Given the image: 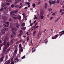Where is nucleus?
Wrapping results in <instances>:
<instances>
[{
  "label": "nucleus",
  "instance_id": "1",
  "mask_svg": "<svg viewBox=\"0 0 64 64\" xmlns=\"http://www.w3.org/2000/svg\"><path fill=\"white\" fill-rule=\"evenodd\" d=\"M10 46V42H8L7 44V45H5V46L3 49V53H4L7 50V48Z\"/></svg>",
  "mask_w": 64,
  "mask_h": 64
},
{
  "label": "nucleus",
  "instance_id": "2",
  "mask_svg": "<svg viewBox=\"0 0 64 64\" xmlns=\"http://www.w3.org/2000/svg\"><path fill=\"white\" fill-rule=\"evenodd\" d=\"M21 44H20L19 45V47L20 48V52H22L23 51V49L22 48V46H21Z\"/></svg>",
  "mask_w": 64,
  "mask_h": 64
},
{
  "label": "nucleus",
  "instance_id": "3",
  "mask_svg": "<svg viewBox=\"0 0 64 64\" xmlns=\"http://www.w3.org/2000/svg\"><path fill=\"white\" fill-rule=\"evenodd\" d=\"M10 60L6 61L4 64H10Z\"/></svg>",
  "mask_w": 64,
  "mask_h": 64
},
{
  "label": "nucleus",
  "instance_id": "4",
  "mask_svg": "<svg viewBox=\"0 0 64 64\" xmlns=\"http://www.w3.org/2000/svg\"><path fill=\"white\" fill-rule=\"evenodd\" d=\"M58 36H59V35L57 34L55 35L54 38L52 37V39H55L56 38H57V37Z\"/></svg>",
  "mask_w": 64,
  "mask_h": 64
},
{
  "label": "nucleus",
  "instance_id": "5",
  "mask_svg": "<svg viewBox=\"0 0 64 64\" xmlns=\"http://www.w3.org/2000/svg\"><path fill=\"white\" fill-rule=\"evenodd\" d=\"M16 27L17 28H19L20 26V24H18V23H16Z\"/></svg>",
  "mask_w": 64,
  "mask_h": 64
},
{
  "label": "nucleus",
  "instance_id": "6",
  "mask_svg": "<svg viewBox=\"0 0 64 64\" xmlns=\"http://www.w3.org/2000/svg\"><path fill=\"white\" fill-rule=\"evenodd\" d=\"M44 12L42 11L41 12H40V16H43V15H44Z\"/></svg>",
  "mask_w": 64,
  "mask_h": 64
},
{
  "label": "nucleus",
  "instance_id": "7",
  "mask_svg": "<svg viewBox=\"0 0 64 64\" xmlns=\"http://www.w3.org/2000/svg\"><path fill=\"white\" fill-rule=\"evenodd\" d=\"M10 49H11L10 48H9L6 51L5 54H6V53H7L8 52H9V51L10 50Z\"/></svg>",
  "mask_w": 64,
  "mask_h": 64
},
{
  "label": "nucleus",
  "instance_id": "8",
  "mask_svg": "<svg viewBox=\"0 0 64 64\" xmlns=\"http://www.w3.org/2000/svg\"><path fill=\"white\" fill-rule=\"evenodd\" d=\"M1 32L3 34H4L5 32V31L4 30V29H2L1 30Z\"/></svg>",
  "mask_w": 64,
  "mask_h": 64
},
{
  "label": "nucleus",
  "instance_id": "9",
  "mask_svg": "<svg viewBox=\"0 0 64 64\" xmlns=\"http://www.w3.org/2000/svg\"><path fill=\"white\" fill-rule=\"evenodd\" d=\"M36 30H34L33 33V36H35V35H36Z\"/></svg>",
  "mask_w": 64,
  "mask_h": 64
},
{
  "label": "nucleus",
  "instance_id": "10",
  "mask_svg": "<svg viewBox=\"0 0 64 64\" xmlns=\"http://www.w3.org/2000/svg\"><path fill=\"white\" fill-rule=\"evenodd\" d=\"M14 26V25H13V24H10V27L11 28H13V26Z\"/></svg>",
  "mask_w": 64,
  "mask_h": 64
},
{
  "label": "nucleus",
  "instance_id": "11",
  "mask_svg": "<svg viewBox=\"0 0 64 64\" xmlns=\"http://www.w3.org/2000/svg\"><path fill=\"white\" fill-rule=\"evenodd\" d=\"M4 58L3 57H2L0 58V61L1 62H2V61H3V59Z\"/></svg>",
  "mask_w": 64,
  "mask_h": 64
},
{
  "label": "nucleus",
  "instance_id": "12",
  "mask_svg": "<svg viewBox=\"0 0 64 64\" xmlns=\"http://www.w3.org/2000/svg\"><path fill=\"white\" fill-rule=\"evenodd\" d=\"M5 3H3L2 4V7H4V6H5Z\"/></svg>",
  "mask_w": 64,
  "mask_h": 64
},
{
  "label": "nucleus",
  "instance_id": "13",
  "mask_svg": "<svg viewBox=\"0 0 64 64\" xmlns=\"http://www.w3.org/2000/svg\"><path fill=\"white\" fill-rule=\"evenodd\" d=\"M40 17L41 19H43L44 17V16H40Z\"/></svg>",
  "mask_w": 64,
  "mask_h": 64
},
{
  "label": "nucleus",
  "instance_id": "14",
  "mask_svg": "<svg viewBox=\"0 0 64 64\" xmlns=\"http://www.w3.org/2000/svg\"><path fill=\"white\" fill-rule=\"evenodd\" d=\"M3 25H4V26L5 27H8V25H7L6 24H4Z\"/></svg>",
  "mask_w": 64,
  "mask_h": 64
},
{
  "label": "nucleus",
  "instance_id": "15",
  "mask_svg": "<svg viewBox=\"0 0 64 64\" xmlns=\"http://www.w3.org/2000/svg\"><path fill=\"white\" fill-rule=\"evenodd\" d=\"M4 30L5 31H7L8 30V28H4Z\"/></svg>",
  "mask_w": 64,
  "mask_h": 64
},
{
  "label": "nucleus",
  "instance_id": "16",
  "mask_svg": "<svg viewBox=\"0 0 64 64\" xmlns=\"http://www.w3.org/2000/svg\"><path fill=\"white\" fill-rule=\"evenodd\" d=\"M17 18H18V19H19V20H20V19H21V16H20L19 15H18V17H17Z\"/></svg>",
  "mask_w": 64,
  "mask_h": 64
},
{
  "label": "nucleus",
  "instance_id": "17",
  "mask_svg": "<svg viewBox=\"0 0 64 64\" xmlns=\"http://www.w3.org/2000/svg\"><path fill=\"white\" fill-rule=\"evenodd\" d=\"M12 33L13 34H14V35H16V31H14V32H12Z\"/></svg>",
  "mask_w": 64,
  "mask_h": 64
},
{
  "label": "nucleus",
  "instance_id": "18",
  "mask_svg": "<svg viewBox=\"0 0 64 64\" xmlns=\"http://www.w3.org/2000/svg\"><path fill=\"white\" fill-rule=\"evenodd\" d=\"M17 50H15V51L14 52V54H17Z\"/></svg>",
  "mask_w": 64,
  "mask_h": 64
},
{
  "label": "nucleus",
  "instance_id": "19",
  "mask_svg": "<svg viewBox=\"0 0 64 64\" xmlns=\"http://www.w3.org/2000/svg\"><path fill=\"white\" fill-rule=\"evenodd\" d=\"M12 32H14V31H15V30L14 29V28H12Z\"/></svg>",
  "mask_w": 64,
  "mask_h": 64
},
{
  "label": "nucleus",
  "instance_id": "20",
  "mask_svg": "<svg viewBox=\"0 0 64 64\" xmlns=\"http://www.w3.org/2000/svg\"><path fill=\"white\" fill-rule=\"evenodd\" d=\"M21 35H22V34L21 33H20L18 34V37H21Z\"/></svg>",
  "mask_w": 64,
  "mask_h": 64
},
{
  "label": "nucleus",
  "instance_id": "21",
  "mask_svg": "<svg viewBox=\"0 0 64 64\" xmlns=\"http://www.w3.org/2000/svg\"><path fill=\"white\" fill-rule=\"evenodd\" d=\"M61 33H62V32H63L61 34H60V36H61V35H63V34H64V30H63L62 31V32H61Z\"/></svg>",
  "mask_w": 64,
  "mask_h": 64
},
{
  "label": "nucleus",
  "instance_id": "22",
  "mask_svg": "<svg viewBox=\"0 0 64 64\" xmlns=\"http://www.w3.org/2000/svg\"><path fill=\"white\" fill-rule=\"evenodd\" d=\"M51 3L52 4H55L56 3V2L55 1H52V2Z\"/></svg>",
  "mask_w": 64,
  "mask_h": 64
},
{
  "label": "nucleus",
  "instance_id": "23",
  "mask_svg": "<svg viewBox=\"0 0 64 64\" xmlns=\"http://www.w3.org/2000/svg\"><path fill=\"white\" fill-rule=\"evenodd\" d=\"M15 12V11L14 10H13L10 13V14H13V13H14Z\"/></svg>",
  "mask_w": 64,
  "mask_h": 64
},
{
  "label": "nucleus",
  "instance_id": "24",
  "mask_svg": "<svg viewBox=\"0 0 64 64\" xmlns=\"http://www.w3.org/2000/svg\"><path fill=\"white\" fill-rule=\"evenodd\" d=\"M4 44H0V46H3V45H4L5 44V41L4 40Z\"/></svg>",
  "mask_w": 64,
  "mask_h": 64
},
{
  "label": "nucleus",
  "instance_id": "25",
  "mask_svg": "<svg viewBox=\"0 0 64 64\" xmlns=\"http://www.w3.org/2000/svg\"><path fill=\"white\" fill-rule=\"evenodd\" d=\"M46 44V43L48 42V40L47 39H46L44 40Z\"/></svg>",
  "mask_w": 64,
  "mask_h": 64
},
{
  "label": "nucleus",
  "instance_id": "26",
  "mask_svg": "<svg viewBox=\"0 0 64 64\" xmlns=\"http://www.w3.org/2000/svg\"><path fill=\"white\" fill-rule=\"evenodd\" d=\"M10 16H11L12 17V18L13 17H14V16H15L14 14H10Z\"/></svg>",
  "mask_w": 64,
  "mask_h": 64
},
{
  "label": "nucleus",
  "instance_id": "27",
  "mask_svg": "<svg viewBox=\"0 0 64 64\" xmlns=\"http://www.w3.org/2000/svg\"><path fill=\"white\" fill-rule=\"evenodd\" d=\"M14 19L16 20L17 19V17L16 16H14L12 17Z\"/></svg>",
  "mask_w": 64,
  "mask_h": 64
},
{
  "label": "nucleus",
  "instance_id": "28",
  "mask_svg": "<svg viewBox=\"0 0 64 64\" xmlns=\"http://www.w3.org/2000/svg\"><path fill=\"white\" fill-rule=\"evenodd\" d=\"M14 12L15 13H17V12H18V10H15Z\"/></svg>",
  "mask_w": 64,
  "mask_h": 64
},
{
  "label": "nucleus",
  "instance_id": "29",
  "mask_svg": "<svg viewBox=\"0 0 64 64\" xmlns=\"http://www.w3.org/2000/svg\"><path fill=\"white\" fill-rule=\"evenodd\" d=\"M13 36H14L13 35V34H11V35L10 36V38H13Z\"/></svg>",
  "mask_w": 64,
  "mask_h": 64
},
{
  "label": "nucleus",
  "instance_id": "30",
  "mask_svg": "<svg viewBox=\"0 0 64 64\" xmlns=\"http://www.w3.org/2000/svg\"><path fill=\"white\" fill-rule=\"evenodd\" d=\"M52 9L50 8H48V11H52Z\"/></svg>",
  "mask_w": 64,
  "mask_h": 64
},
{
  "label": "nucleus",
  "instance_id": "31",
  "mask_svg": "<svg viewBox=\"0 0 64 64\" xmlns=\"http://www.w3.org/2000/svg\"><path fill=\"white\" fill-rule=\"evenodd\" d=\"M11 62H13V57H12L11 58Z\"/></svg>",
  "mask_w": 64,
  "mask_h": 64
},
{
  "label": "nucleus",
  "instance_id": "32",
  "mask_svg": "<svg viewBox=\"0 0 64 64\" xmlns=\"http://www.w3.org/2000/svg\"><path fill=\"white\" fill-rule=\"evenodd\" d=\"M25 25V23H23L22 24V26L23 27Z\"/></svg>",
  "mask_w": 64,
  "mask_h": 64
},
{
  "label": "nucleus",
  "instance_id": "33",
  "mask_svg": "<svg viewBox=\"0 0 64 64\" xmlns=\"http://www.w3.org/2000/svg\"><path fill=\"white\" fill-rule=\"evenodd\" d=\"M14 15L15 16L17 15V13H16V12H14Z\"/></svg>",
  "mask_w": 64,
  "mask_h": 64
},
{
  "label": "nucleus",
  "instance_id": "34",
  "mask_svg": "<svg viewBox=\"0 0 64 64\" xmlns=\"http://www.w3.org/2000/svg\"><path fill=\"white\" fill-rule=\"evenodd\" d=\"M60 0H57V2H56L57 3H59L60 2Z\"/></svg>",
  "mask_w": 64,
  "mask_h": 64
},
{
  "label": "nucleus",
  "instance_id": "35",
  "mask_svg": "<svg viewBox=\"0 0 64 64\" xmlns=\"http://www.w3.org/2000/svg\"><path fill=\"white\" fill-rule=\"evenodd\" d=\"M6 24L8 25H9V22H6Z\"/></svg>",
  "mask_w": 64,
  "mask_h": 64
},
{
  "label": "nucleus",
  "instance_id": "36",
  "mask_svg": "<svg viewBox=\"0 0 64 64\" xmlns=\"http://www.w3.org/2000/svg\"><path fill=\"white\" fill-rule=\"evenodd\" d=\"M3 8H2L0 9V10L1 11H3Z\"/></svg>",
  "mask_w": 64,
  "mask_h": 64
},
{
  "label": "nucleus",
  "instance_id": "37",
  "mask_svg": "<svg viewBox=\"0 0 64 64\" xmlns=\"http://www.w3.org/2000/svg\"><path fill=\"white\" fill-rule=\"evenodd\" d=\"M14 6L13 4H12L11 6L12 8H14Z\"/></svg>",
  "mask_w": 64,
  "mask_h": 64
},
{
  "label": "nucleus",
  "instance_id": "38",
  "mask_svg": "<svg viewBox=\"0 0 64 64\" xmlns=\"http://www.w3.org/2000/svg\"><path fill=\"white\" fill-rule=\"evenodd\" d=\"M11 7H9L8 8L9 11H10V10H11Z\"/></svg>",
  "mask_w": 64,
  "mask_h": 64
},
{
  "label": "nucleus",
  "instance_id": "39",
  "mask_svg": "<svg viewBox=\"0 0 64 64\" xmlns=\"http://www.w3.org/2000/svg\"><path fill=\"white\" fill-rule=\"evenodd\" d=\"M13 41V39H12L10 41V42L11 43H12Z\"/></svg>",
  "mask_w": 64,
  "mask_h": 64
},
{
  "label": "nucleus",
  "instance_id": "40",
  "mask_svg": "<svg viewBox=\"0 0 64 64\" xmlns=\"http://www.w3.org/2000/svg\"><path fill=\"white\" fill-rule=\"evenodd\" d=\"M8 59V56L7 55H6V60H7Z\"/></svg>",
  "mask_w": 64,
  "mask_h": 64
},
{
  "label": "nucleus",
  "instance_id": "41",
  "mask_svg": "<svg viewBox=\"0 0 64 64\" xmlns=\"http://www.w3.org/2000/svg\"><path fill=\"white\" fill-rule=\"evenodd\" d=\"M35 5H36L35 4H34L32 6L33 7H35Z\"/></svg>",
  "mask_w": 64,
  "mask_h": 64
},
{
  "label": "nucleus",
  "instance_id": "42",
  "mask_svg": "<svg viewBox=\"0 0 64 64\" xmlns=\"http://www.w3.org/2000/svg\"><path fill=\"white\" fill-rule=\"evenodd\" d=\"M29 39V36H28L27 37V41H28Z\"/></svg>",
  "mask_w": 64,
  "mask_h": 64
},
{
  "label": "nucleus",
  "instance_id": "43",
  "mask_svg": "<svg viewBox=\"0 0 64 64\" xmlns=\"http://www.w3.org/2000/svg\"><path fill=\"white\" fill-rule=\"evenodd\" d=\"M6 4L7 5H10V4L9 3L7 2L6 3Z\"/></svg>",
  "mask_w": 64,
  "mask_h": 64
},
{
  "label": "nucleus",
  "instance_id": "44",
  "mask_svg": "<svg viewBox=\"0 0 64 64\" xmlns=\"http://www.w3.org/2000/svg\"><path fill=\"white\" fill-rule=\"evenodd\" d=\"M63 3H64V2H61V3H60V5H63Z\"/></svg>",
  "mask_w": 64,
  "mask_h": 64
},
{
  "label": "nucleus",
  "instance_id": "45",
  "mask_svg": "<svg viewBox=\"0 0 64 64\" xmlns=\"http://www.w3.org/2000/svg\"><path fill=\"white\" fill-rule=\"evenodd\" d=\"M16 57V55H13L12 56V58H15Z\"/></svg>",
  "mask_w": 64,
  "mask_h": 64
},
{
  "label": "nucleus",
  "instance_id": "46",
  "mask_svg": "<svg viewBox=\"0 0 64 64\" xmlns=\"http://www.w3.org/2000/svg\"><path fill=\"white\" fill-rule=\"evenodd\" d=\"M22 15H23V16H24V17L25 18L26 17H25V14H22Z\"/></svg>",
  "mask_w": 64,
  "mask_h": 64
},
{
  "label": "nucleus",
  "instance_id": "47",
  "mask_svg": "<svg viewBox=\"0 0 64 64\" xmlns=\"http://www.w3.org/2000/svg\"><path fill=\"white\" fill-rule=\"evenodd\" d=\"M35 51V50L34 49L32 51V52L33 53V52H34Z\"/></svg>",
  "mask_w": 64,
  "mask_h": 64
},
{
  "label": "nucleus",
  "instance_id": "48",
  "mask_svg": "<svg viewBox=\"0 0 64 64\" xmlns=\"http://www.w3.org/2000/svg\"><path fill=\"white\" fill-rule=\"evenodd\" d=\"M14 7L16 8H18V6L17 5L15 6Z\"/></svg>",
  "mask_w": 64,
  "mask_h": 64
},
{
  "label": "nucleus",
  "instance_id": "49",
  "mask_svg": "<svg viewBox=\"0 0 64 64\" xmlns=\"http://www.w3.org/2000/svg\"><path fill=\"white\" fill-rule=\"evenodd\" d=\"M39 38H40V36H37V39H39Z\"/></svg>",
  "mask_w": 64,
  "mask_h": 64
},
{
  "label": "nucleus",
  "instance_id": "50",
  "mask_svg": "<svg viewBox=\"0 0 64 64\" xmlns=\"http://www.w3.org/2000/svg\"><path fill=\"white\" fill-rule=\"evenodd\" d=\"M40 33L39 32L38 34V36H40Z\"/></svg>",
  "mask_w": 64,
  "mask_h": 64
},
{
  "label": "nucleus",
  "instance_id": "51",
  "mask_svg": "<svg viewBox=\"0 0 64 64\" xmlns=\"http://www.w3.org/2000/svg\"><path fill=\"white\" fill-rule=\"evenodd\" d=\"M18 60V59L17 58H16L15 59H14V60Z\"/></svg>",
  "mask_w": 64,
  "mask_h": 64
},
{
  "label": "nucleus",
  "instance_id": "52",
  "mask_svg": "<svg viewBox=\"0 0 64 64\" xmlns=\"http://www.w3.org/2000/svg\"><path fill=\"white\" fill-rule=\"evenodd\" d=\"M18 1H16L15 2H14V3L15 4H16V3H18Z\"/></svg>",
  "mask_w": 64,
  "mask_h": 64
},
{
  "label": "nucleus",
  "instance_id": "53",
  "mask_svg": "<svg viewBox=\"0 0 64 64\" xmlns=\"http://www.w3.org/2000/svg\"><path fill=\"white\" fill-rule=\"evenodd\" d=\"M56 14L55 13H54L53 14H52V15L53 16H54V15H55Z\"/></svg>",
  "mask_w": 64,
  "mask_h": 64
},
{
  "label": "nucleus",
  "instance_id": "54",
  "mask_svg": "<svg viewBox=\"0 0 64 64\" xmlns=\"http://www.w3.org/2000/svg\"><path fill=\"white\" fill-rule=\"evenodd\" d=\"M25 56H24L22 58V59H24L25 58Z\"/></svg>",
  "mask_w": 64,
  "mask_h": 64
},
{
  "label": "nucleus",
  "instance_id": "55",
  "mask_svg": "<svg viewBox=\"0 0 64 64\" xmlns=\"http://www.w3.org/2000/svg\"><path fill=\"white\" fill-rule=\"evenodd\" d=\"M8 2H12V0H8Z\"/></svg>",
  "mask_w": 64,
  "mask_h": 64
},
{
  "label": "nucleus",
  "instance_id": "56",
  "mask_svg": "<svg viewBox=\"0 0 64 64\" xmlns=\"http://www.w3.org/2000/svg\"><path fill=\"white\" fill-rule=\"evenodd\" d=\"M26 4H28V5H30V3L29 2H27Z\"/></svg>",
  "mask_w": 64,
  "mask_h": 64
},
{
  "label": "nucleus",
  "instance_id": "57",
  "mask_svg": "<svg viewBox=\"0 0 64 64\" xmlns=\"http://www.w3.org/2000/svg\"><path fill=\"white\" fill-rule=\"evenodd\" d=\"M40 4V2H38V5H39V4Z\"/></svg>",
  "mask_w": 64,
  "mask_h": 64
},
{
  "label": "nucleus",
  "instance_id": "58",
  "mask_svg": "<svg viewBox=\"0 0 64 64\" xmlns=\"http://www.w3.org/2000/svg\"><path fill=\"white\" fill-rule=\"evenodd\" d=\"M23 41V40L21 39L20 41V42H21V41Z\"/></svg>",
  "mask_w": 64,
  "mask_h": 64
},
{
  "label": "nucleus",
  "instance_id": "59",
  "mask_svg": "<svg viewBox=\"0 0 64 64\" xmlns=\"http://www.w3.org/2000/svg\"><path fill=\"white\" fill-rule=\"evenodd\" d=\"M38 24V23H36L35 24V26H37V24Z\"/></svg>",
  "mask_w": 64,
  "mask_h": 64
},
{
  "label": "nucleus",
  "instance_id": "60",
  "mask_svg": "<svg viewBox=\"0 0 64 64\" xmlns=\"http://www.w3.org/2000/svg\"><path fill=\"white\" fill-rule=\"evenodd\" d=\"M47 5H48V4H47V3H46L45 4V6H47Z\"/></svg>",
  "mask_w": 64,
  "mask_h": 64
},
{
  "label": "nucleus",
  "instance_id": "61",
  "mask_svg": "<svg viewBox=\"0 0 64 64\" xmlns=\"http://www.w3.org/2000/svg\"><path fill=\"white\" fill-rule=\"evenodd\" d=\"M45 9H47V6H45Z\"/></svg>",
  "mask_w": 64,
  "mask_h": 64
},
{
  "label": "nucleus",
  "instance_id": "62",
  "mask_svg": "<svg viewBox=\"0 0 64 64\" xmlns=\"http://www.w3.org/2000/svg\"><path fill=\"white\" fill-rule=\"evenodd\" d=\"M20 4L21 6H23V4H22V3H20Z\"/></svg>",
  "mask_w": 64,
  "mask_h": 64
},
{
  "label": "nucleus",
  "instance_id": "63",
  "mask_svg": "<svg viewBox=\"0 0 64 64\" xmlns=\"http://www.w3.org/2000/svg\"><path fill=\"white\" fill-rule=\"evenodd\" d=\"M33 24L32 23V24H30V26H32V25H33Z\"/></svg>",
  "mask_w": 64,
  "mask_h": 64
},
{
  "label": "nucleus",
  "instance_id": "64",
  "mask_svg": "<svg viewBox=\"0 0 64 64\" xmlns=\"http://www.w3.org/2000/svg\"><path fill=\"white\" fill-rule=\"evenodd\" d=\"M14 64V62H13L11 63V64Z\"/></svg>",
  "mask_w": 64,
  "mask_h": 64
}]
</instances>
